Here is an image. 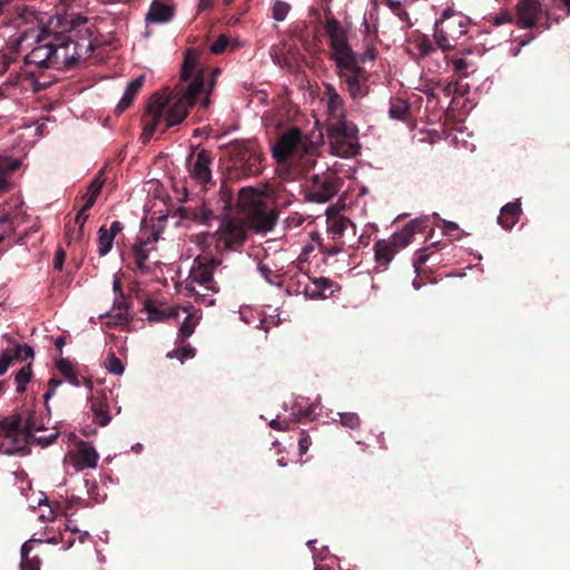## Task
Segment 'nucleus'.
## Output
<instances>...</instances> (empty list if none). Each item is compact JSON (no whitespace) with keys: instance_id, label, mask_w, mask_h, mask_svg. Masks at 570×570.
<instances>
[{"instance_id":"nucleus-1","label":"nucleus","mask_w":570,"mask_h":570,"mask_svg":"<svg viewBox=\"0 0 570 570\" xmlns=\"http://www.w3.org/2000/svg\"><path fill=\"white\" fill-rule=\"evenodd\" d=\"M220 70L214 69L209 80L205 81V71L199 66L198 53L195 49H187L180 69V80L189 81L185 89H180L171 97L154 95L142 116V144H147L155 132H165L168 128L181 124L188 115V108L194 106L202 94H206L202 106L210 105L209 95L215 87L216 76Z\"/></svg>"},{"instance_id":"nucleus-2","label":"nucleus","mask_w":570,"mask_h":570,"mask_svg":"<svg viewBox=\"0 0 570 570\" xmlns=\"http://www.w3.org/2000/svg\"><path fill=\"white\" fill-rule=\"evenodd\" d=\"M225 151L228 159L219 194L223 209L229 210L234 195L227 183L259 176L264 169V155L255 139L234 140L225 146Z\"/></svg>"},{"instance_id":"nucleus-3","label":"nucleus","mask_w":570,"mask_h":570,"mask_svg":"<svg viewBox=\"0 0 570 570\" xmlns=\"http://www.w3.org/2000/svg\"><path fill=\"white\" fill-rule=\"evenodd\" d=\"M40 430H43V425L32 410L3 419L0 421V453L12 455L24 451L29 444L48 446L57 440L58 433L46 439L37 438L33 432Z\"/></svg>"},{"instance_id":"nucleus-4","label":"nucleus","mask_w":570,"mask_h":570,"mask_svg":"<svg viewBox=\"0 0 570 570\" xmlns=\"http://www.w3.org/2000/svg\"><path fill=\"white\" fill-rule=\"evenodd\" d=\"M238 210L244 214L246 226L256 233L271 232L277 222L278 215L264 198V195L254 187H243L236 200Z\"/></svg>"},{"instance_id":"nucleus-5","label":"nucleus","mask_w":570,"mask_h":570,"mask_svg":"<svg viewBox=\"0 0 570 570\" xmlns=\"http://www.w3.org/2000/svg\"><path fill=\"white\" fill-rule=\"evenodd\" d=\"M470 19L452 8L445 9L435 21L433 38L443 51L453 50L459 40L468 33Z\"/></svg>"},{"instance_id":"nucleus-6","label":"nucleus","mask_w":570,"mask_h":570,"mask_svg":"<svg viewBox=\"0 0 570 570\" xmlns=\"http://www.w3.org/2000/svg\"><path fill=\"white\" fill-rule=\"evenodd\" d=\"M335 63V73L345 91L353 100H360L368 95V72L360 65L357 56L343 59Z\"/></svg>"},{"instance_id":"nucleus-7","label":"nucleus","mask_w":570,"mask_h":570,"mask_svg":"<svg viewBox=\"0 0 570 570\" xmlns=\"http://www.w3.org/2000/svg\"><path fill=\"white\" fill-rule=\"evenodd\" d=\"M326 135L332 155L351 158L358 154V129L352 121L327 122Z\"/></svg>"},{"instance_id":"nucleus-8","label":"nucleus","mask_w":570,"mask_h":570,"mask_svg":"<svg viewBox=\"0 0 570 570\" xmlns=\"http://www.w3.org/2000/svg\"><path fill=\"white\" fill-rule=\"evenodd\" d=\"M324 31L330 48V60L336 62L357 56L348 42L347 30L332 14L330 8L325 11Z\"/></svg>"},{"instance_id":"nucleus-9","label":"nucleus","mask_w":570,"mask_h":570,"mask_svg":"<svg viewBox=\"0 0 570 570\" xmlns=\"http://www.w3.org/2000/svg\"><path fill=\"white\" fill-rule=\"evenodd\" d=\"M55 32L41 28L36 36V46L24 57L26 67L31 65L40 69L57 67L60 56L59 50L51 45V40H55Z\"/></svg>"},{"instance_id":"nucleus-10","label":"nucleus","mask_w":570,"mask_h":570,"mask_svg":"<svg viewBox=\"0 0 570 570\" xmlns=\"http://www.w3.org/2000/svg\"><path fill=\"white\" fill-rule=\"evenodd\" d=\"M217 247L225 250H237L247 237L246 226L242 219L224 217L216 232Z\"/></svg>"},{"instance_id":"nucleus-11","label":"nucleus","mask_w":570,"mask_h":570,"mask_svg":"<svg viewBox=\"0 0 570 570\" xmlns=\"http://www.w3.org/2000/svg\"><path fill=\"white\" fill-rule=\"evenodd\" d=\"M308 142L297 127H293L282 134L272 148L273 157L278 161H285L292 155L308 151Z\"/></svg>"},{"instance_id":"nucleus-12","label":"nucleus","mask_w":570,"mask_h":570,"mask_svg":"<svg viewBox=\"0 0 570 570\" xmlns=\"http://www.w3.org/2000/svg\"><path fill=\"white\" fill-rule=\"evenodd\" d=\"M218 264L219 262L213 256H197L189 272V285L198 284L204 291L218 293L219 288L216 286L213 275Z\"/></svg>"},{"instance_id":"nucleus-13","label":"nucleus","mask_w":570,"mask_h":570,"mask_svg":"<svg viewBox=\"0 0 570 570\" xmlns=\"http://www.w3.org/2000/svg\"><path fill=\"white\" fill-rule=\"evenodd\" d=\"M341 188V179L334 174L313 175L309 178L308 197L316 203L331 200Z\"/></svg>"},{"instance_id":"nucleus-14","label":"nucleus","mask_w":570,"mask_h":570,"mask_svg":"<svg viewBox=\"0 0 570 570\" xmlns=\"http://www.w3.org/2000/svg\"><path fill=\"white\" fill-rule=\"evenodd\" d=\"M219 213L217 208H214L210 202H203L196 205H189L180 208V217L186 220H191L196 224L204 226H210L213 222L218 220L227 210L223 209V203L220 199Z\"/></svg>"},{"instance_id":"nucleus-15","label":"nucleus","mask_w":570,"mask_h":570,"mask_svg":"<svg viewBox=\"0 0 570 570\" xmlns=\"http://www.w3.org/2000/svg\"><path fill=\"white\" fill-rule=\"evenodd\" d=\"M157 238L153 239L147 238L145 240L140 239L134 244L130 249V255L135 263V271L139 272L142 275H147L154 272L155 267L158 265V261L149 263V257L151 252L154 250L153 243Z\"/></svg>"},{"instance_id":"nucleus-16","label":"nucleus","mask_w":570,"mask_h":570,"mask_svg":"<svg viewBox=\"0 0 570 570\" xmlns=\"http://www.w3.org/2000/svg\"><path fill=\"white\" fill-rule=\"evenodd\" d=\"M324 99L326 100L328 120L333 121H347L345 112V102L342 96L337 92L332 83L324 85Z\"/></svg>"},{"instance_id":"nucleus-17","label":"nucleus","mask_w":570,"mask_h":570,"mask_svg":"<svg viewBox=\"0 0 570 570\" xmlns=\"http://www.w3.org/2000/svg\"><path fill=\"white\" fill-rule=\"evenodd\" d=\"M214 158L209 150L200 149L196 155L195 163L191 165L190 177L203 186L212 184L210 166Z\"/></svg>"},{"instance_id":"nucleus-18","label":"nucleus","mask_w":570,"mask_h":570,"mask_svg":"<svg viewBox=\"0 0 570 570\" xmlns=\"http://www.w3.org/2000/svg\"><path fill=\"white\" fill-rule=\"evenodd\" d=\"M541 12L539 0H520L517 4V23L521 28H532Z\"/></svg>"},{"instance_id":"nucleus-19","label":"nucleus","mask_w":570,"mask_h":570,"mask_svg":"<svg viewBox=\"0 0 570 570\" xmlns=\"http://www.w3.org/2000/svg\"><path fill=\"white\" fill-rule=\"evenodd\" d=\"M68 45H70V52L76 65L80 60L88 59L95 50V41L91 39L90 33L78 36L76 40L67 37Z\"/></svg>"},{"instance_id":"nucleus-20","label":"nucleus","mask_w":570,"mask_h":570,"mask_svg":"<svg viewBox=\"0 0 570 570\" xmlns=\"http://www.w3.org/2000/svg\"><path fill=\"white\" fill-rule=\"evenodd\" d=\"M178 306H167L165 304L157 305L150 299H147L144 305V311L148 314V320L153 322H163L168 318H176L179 314Z\"/></svg>"},{"instance_id":"nucleus-21","label":"nucleus","mask_w":570,"mask_h":570,"mask_svg":"<svg viewBox=\"0 0 570 570\" xmlns=\"http://www.w3.org/2000/svg\"><path fill=\"white\" fill-rule=\"evenodd\" d=\"M145 83V76H139L132 79L126 87L125 92L119 100L118 105L115 108V114L117 116L121 115L125 110H127L134 102L135 98L141 90Z\"/></svg>"},{"instance_id":"nucleus-22","label":"nucleus","mask_w":570,"mask_h":570,"mask_svg":"<svg viewBox=\"0 0 570 570\" xmlns=\"http://www.w3.org/2000/svg\"><path fill=\"white\" fill-rule=\"evenodd\" d=\"M326 223L327 232L332 235L334 243L345 242L343 237L348 228H351L353 234H355V225L344 216H328Z\"/></svg>"},{"instance_id":"nucleus-23","label":"nucleus","mask_w":570,"mask_h":570,"mask_svg":"<svg viewBox=\"0 0 570 570\" xmlns=\"http://www.w3.org/2000/svg\"><path fill=\"white\" fill-rule=\"evenodd\" d=\"M521 214L522 209L519 199L508 203L501 208L498 223L504 229H511L519 222Z\"/></svg>"},{"instance_id":"nucleus-24","label":"nucleus","mask_w":570,"mask_h":570,"mask_svg":"<svg viewBox=\"0 0 570 570\" xmlns=\"http://www.w3.org/2000/svg\"><path fill=\"white\" fill-rule=\"evenodd\" d=\"M90 403V410L94 414V422L100 426H106L111 420L108 411L106 394L102 393L101 395H92Z\"/></svg>"},{"instance_id":"nucleus-25","label":"nucleus","mask_w":570,"mask_h":570,"mask_svg":"<svg viewBox=\"0 0 570 570\" xmlns=\"http://www.w3.org/2000/svg\"><path fill=\"white\" fill-rule=\"evenodd\" d=\"M33 80V71H29L27 69H22L19 72L10 73L7 80L0 86V97H6L10 95V90L13 88H22L26 89L24 82H32Z\"/></svg>"},{"instance_id":"nucleus-26","label":"nucleus","mask_w":570,"mask_h":570,"mask_svg":"<svg viewBox=\"0 0 570 570\" xmlns=\"http://www.w3.org/2000/svg\"><path fill=\"white\" fill-rule=\"evenodd\" d=\"M20 161L0 155V195L10 189L9 178L19 168Z\"/></svg>"},{"instance_id":"nucleus-27","label":"nucleus","mask_w":570,"mask_h":570,"mask_svg":"<svg viewBox=\"0 0 570 570\" xmlns=\"http://www.w3.org/2000/svg\"><path fill=\"white\" fill-rule=\"evenodd\" d=\"M399 249L387 239H380L374 244V256L379 265L387 267Z\"/></svg>"},{"instance_id":"nucleus-28","label":"nucleus","mask_w":570,"mask_h":570,"mask_svg":"<svg viewBox=\"0 0 570 570\" xmlns=\"http://www.w3.org/2000/svg\"><path fill=\"white\" fill-rule=\"evenodd\" d=\"M56 38L55 40H51V45L59 50V60L57 62V69L61 68L63 66L65 68H72L75 66L73 59L70 52V45H68L67 37L55 33Z\"/></svg>"},{"instance_id":"nucleus-29","label":"nucleus","mask_w":570,"mask_h":570,"mask_svg":"<svg viewBox=\"0 0 570 570\" xmlns=\"http://www.w3.org/2000/svg\"><path fill=\"white\" fill-rule=\"evenodd\" d=\"M331 285H332V282L324 277L313 279V281L309 278L308 283H304L303 294L306 297L313 298V299L324 298V297H326L325 289L331 287Z\"/></svg>"},{"instance_id":"nucleus-30","label":"nucleus","mask_w":570,"mask_h":570,"mask_svg":"<svg viewBox=\"0 0 570 570\" xmlns=\"http://www.w3.org/2000/svg\"><path fill=\"white\" fill-rule=\"evenodd\" d=\"M174 16V10L168 4L159 1H154L147 13V20L155 23H163L169 21Z\"/></svg>"},{"instance_id":"nucleus-31","label":"nucleus","mask_w":570,"mask_h":570,"mask_svg":"<svg viewBox=\"0 0 570 570\" xmlns=\"http://www.w3.org/2000/svg\"><path fill=\"white\" fill-rule=\"evenodd\" d=\"M102 176L104 171L100 170L88 186L87 193L83 196L85 209H90L95 205L98 196L100 195L105 183V178Z\"/></svg>"},{"instance_id":"nucleus-32","label":"nucleus","mask_w":570,"mask_h":570,"mask_svg":"<svg viewBox=\"0 0 570 570\" xmlns=\"http://www.w3.org/2000/svg\"><path fill=\"white\" fill-rule=\"evenodd\" d=\"M56 366L63 377L73 386H80L81 381L89 383L87 379H79L78 373L69 360L60 358L57 361Z\"/></svg>"},{"instance_id":"nucleus-33","label":"nucleus","mask_w":570,"mask_h":570,"mask_svg":"<svg viewBox=\"0 0 570 570\" xmlns=\"http://www.w3.org/2000/svg\"><path fill=\"white\" fill-rule=\"evenodd\" d=\"M99 455L96 450L86 444L81 443V446L78 450V462L86 468H96L98 463Z\"/></svg>"},{"instance_id":"nucleus-34","label":"nucleus","mask_w":570,"mask_h":570,"mask_svg":"<svg viewBox=\"0 0 570 570\" xmlns=\"http://www.w3.org/2000/svg\"><path fill=\"white\" fill-rule=\"evenodd\" d=\"M410 114V105L402 98H392L389 115L392 119L405 120Z\"/></svg>"},{"instance_id":"nucleus-35","label":"nucleus","mask_w":570,"mask_h":570,"mask_svg":"<svg viewBox=\"0 0 570 570\" xmlns=\"http://www.w3.org/2000/svg\"><path fill=\"white\" fill-rule=\"evenodd\" d=\"M261 276L271 285L281 287L284 282V275L278 269H274L268 264L261 263L257 266Z\"/></svg>"},{"instance_id":"nucleus-36","label":"nucleus","mask_w":570,"mask_h":570,"mask_svg":"<svg viewBox=\"0 0 570 570\" xmlns=\"http://www.w3.org/2000/svg\"><path fill=\"white\" fill-rule=\"evenodd\" d=\"M18 20L23 23H33L35 21H38V16L35 9L21 4L16 7L14 17L12 18V21L17 24H19Z\"/></svg>"},{"instance_id":"nucleus-37","label":"nucleus","mask_w":570,"mask_h":570,"mask_svg":"<svg viewBox=\"0 0 570 570\" xmlns=\"http://www.w3.org/2000/svg\"><path fill=\"white\" fill-rule=\"evenodd\" d=\"M412 227H403L400 232L394 233L387 240L400 250L412 242Z\"/></svg>"},{"instance_id":"nucleus-38","label":"nucleus","mask_w":570,"mask_h":570,"mask_svg":"<svg viewBox=\"0 0 570 570\" xmlns=\"http://www.w3.org/2000/svg\"><path fill=\"white\" fill-rule=\"evenodd\" d=\"M197 323H198V317L193 313H188L179 327L178 337L181 342H184L189 336H191Z\"/></svg>"},{"instance_id":"nucleus-39","label":"nucleus","mask_w":570,"mask_h":570,"mask_svg":"<svg viewBox=\"0 0 570 570\" xmlns=\"http://www.w3.org/2000/svg\"><path fill=\"white\" fill-rule=\"evenodd\" d=\"M98 234V253L100 256H105L110 252L112 247L114 237L109 234L105 226L99 228Z\"/></svg>"},{"instance_id":"nucleus-40","label":"nucleus","mask_w":570,"mask_h":570,"mask_svg":"<svg viewBox=\"0 0 570 570\" xmlns=\"http://www.w3.org/2000/svg\"><path fill=\"white\" fill-rule=\"evenodd\" d=\"M448 62L452 65L453 71L460 78H466L469 76V68L472 67V62L462 57L448 58Z\"/></svg>"},{"instance_id":"nucleus-41","label":"nucleus","mask_w":570,"mask_h":570,"mask_svg":"<svg viewBox=\"0 0 570 570\" xmlns=\"http://www.w3.org/2000/svg\"><path fill=\"white\" fill-rule=\"evenodd\" d=\"M32 376L31 364H28L21 367L14 375V381L17 383V392L23 393L26 391V385L29 383Z\"/></svg>"},{"instance_id":"nucleus-42","label":"nucleus","mask_w":570,"mask_h":570,"mask_svg":"<svg viewBox=\"0 0 570 570\" xmlns=\"http://www.w3.org/2000/svg\"><path fill=\"white\" fill-rule=\"evenodd\" d=\"M106 370L115 375H121L125 371V366L119 357L116 356L114 352H110L107 355V358L104 362Z\"/></svg>"},{"instance_id":"nucleus-43","label":"nucleus","mask_w":570,"mask_h":570,"mask_svg":"<svg viewBox=\"0 0 570 570\" xmlns=\"http://www.w3.org/2000/svg\"><path fill=\"white\" fill-rule=\"evenodd\" d=\"M308 281H309V276L307 274L296 273L293 276L292 282L287 286V292L289 294L291 293L303 294L304 283H308Z\"/></svg>"},{"instance_id":"nucleus-44","label":"nucleus","mask_w":570,"mask_h":570,"mask_svg":"<svg viewBox=\"0 0 570 570\" xmlns=\"http://www.w3.org/2000/svg\"><path fill=\"white\" fill-rule=\"evenodd\" d=\"M186 291L195 297L196 302H200L207 306H212L215 303L212 292L204 291L203 293L197 291L194 285H186Z\"/></svg>"},{"instance_id":"nucleus-45","label":"nucleus","mask_w":570,"mask_h":570,"mask_svg":"<svg viewBox=\"0 0 570 570\" xmlns=\"http://www.w3.org/2000/svg\"><path fill=\"white\" fill-rule=\"evenodd\" d=\"M33 355H35V352L30 345L18 344L14 347L13 354L11 356L13 357V360L27 361L29 358H33Z\"/></svg>"},{"instance_id":"nucleus-46","label":"nucleus","mask_w":570,"mask_h":570,"mask_svg":"<svg viewBox=\"0 0 570 570\" xmlns=\"http://www.w3.org/2000/svg\"><path fill=\"white\" fill-rule=\"evenodd\" d=\"M338 415H340L341 424L345 428L356 429L361 424V419L356 413L346 412V413H338Z\"/></svg>"},{"instance_id":"nucleus-47","label":"nucleus","mask_w":570,"mask_h":570,"mask_svg":"<svg viewBox=\"0 0 570 570\" xmlns=\"http://www.w3.org/2000/svg\"><path fill=\"white\" fill-rule=\"evenodd\" d=\"M547 6H550V9L547 11L548 18L552 17V9L561 10L566 13V16L570 14V0H546Z\"/></svg>"},{"instance_id":"nucleus-48","label":"nucleus","mask_w":570,"mask_h":570,"mask_svg":"<svg viewBox=\"0 0 570 570\" xmlns=\"http://www.w3.org/2000/svg\"><path fill=\"white\" fill-rule=\"evenodd\" d=\"M291 7L288 3L284 2V1H276L272 8V14H273V18L276 20V21H283L288 11H289Z\"/></svg>"},{"instance_id":"nucleus-49","label":"nucleus","mask_w":570,"mask_h":570,"mask_svg":"<svg viewBox=\"0 0 570 570\" xmlns=\"http://www.w3.org/2000/svg\"><path fill=\"white\" fill-rule=\"evenodd\" d=\"M345 242L335 243L332 246L324 245L322 242L318 243V249L322 254L327 256L336 255L343 252Z\"/></svg>"},{"instance_id":"nucleus-50","label":"nucleus","mask_w":570,"mask_h":570,"mask_svg":"<svg viewBox=\"0 0 570 570\" xmlns=\"http://www.w3.org/2000/svg\"><path fill=\"white\" fill-rule=\"evenodd\" d=\"M229 43V39L225 35H220L210 46V52L214 55L223 53Z\"/></svg>"},{"instance_id":"nucleus-51","label":"nucleus","mask_w":570,"mask_h":570,"mask_svg":"<svg viewBox=\"0 0 570 570\" xmlns=\"http://www.w3.org/2000/svg\"><path fill=\"white\" fill-rule=\"evenodd\" d=\"M417 48L423 56H430L432 52L435 51L432 41L428 37H423L419 41Z\"/></svg>"},{"instance_id":"nucleus-52","label":"nucleus","mask_w":570,"mask_h":570,"mask_svg":"<svg viewBox=\"0 0 570 570\" xmlns=\"http://www.w3.org/2000/svg\"><path fill=\"white\" fill-rule=\"evenodd\" d=\"M41 561L38 557L29 558L26 560H21L20 569L21 570H40Z\"/></svg>"},{"instance_id":"nucleus-53","label":"nucleus","mask_w":570,"mask_h":570,"mask_svg":"<svg viewBox=\"0 0 570 570\" xmlns=\"http://www.w3.org/2000/svg\"><path fill=\"white\" fill-rule=\"evenodd\" d=\"M130 304V298L127 297L125 294L117 295L114 301V307L119 311H128Z\"/></svg>"},{"instance_id":"nucleus-54","label":"nucleus","mask_w":570,"mask_h":570,"mask_svg":"<svg viewBox=\"0 0 570 570\" xmlns=\"http://www.w3.org/2000/svg\"><path fill=\"white\" fill-rule=\"evenodd\" d=\"M88 209H85V205L80 208V210L76 215V224L79 225V237L83 234V225L88 219L89 215L86 214Z\"/></svg>"},{"instance_id":"nucleus-55","label":"nucleus","mask_w":570,"mask_h":570,"mask_svg":"<svg viewBox=\"0 0 570 570\" xmlns=\"http://www.w3.org/2000/svg\"><path fill=\"white\" fill-rule=\"evenodd\" d=\"M311 443L312 442H311V439H309L308 434H306L303 431L302 432V436L298 440V449H299V454L301 455L305 454L308 451Z\"/></svg>"},{"instance_id":"nucleus-56","label":"nucleus","mask_w":570,"mask_h":570,"mask_svg":"<svg viewBox=\"0 0 570 570\" xmlns=\"http://www.w3.org/2000/svg\"><path fill=\"white\" fill-rule=\"evenodd\" d=\"M385 2L399 17L406 14L405 10L403 9L402 0H385Z\"/></svg>"},{"instance_id":"nucleus-57","label":"nucleus","mask_w":570,"mask_h":570,"mask_svg":"<svg viewBox=\"0 0 570 570\" xmlns=\"http://www.w3.org/2000/svg\"><path fill=\"white\" fill-rule=\"evenodd\" d=\"M48 384H49V389H48V391L43 395V399H45L46 403L53 395L56 389L61 385V381L58 380V379L52 377V379L49 380Z\"/></svg>"},{"instance_id":"nucleus-58","label":"nucleus","mask_w":570,"mask_h":570,"mask_svg":"<svg viewBox=\"0 0 570 570\" xmlns=\"http://www.w3.org/2000/svg\"><path fill=\"white\" fill-rule=\"evenodd\" d=\"M513 21V18L511 16V13L507 12V11H502V12H499L494 19H493V23L495 26H501L503 23H507V22H512Z\"/></svg>"},{"instance_id":"nucleus-59","label":"nucleus","mask_w":570,"mask_h":570,"mask_svg":"<svg viewBox=\"0 0 570 570\" xmlns=\"http://www.w3.org/2000/svg\"><path fill=\"white\" fill-rule=\"evenodd\" d=\"M66 259V253L62 248L57 249L55 259H53V267L58 271H61L63 267V263Z\"/></svg>"},{"instance_id":"nucleus-60","label":"nucleus","mask_w":570,"mask_h":570,"mask_svg":"<svg viewBox=\"0 0 570 570\" xmlns=\"http://www.w3.org/2000/svg\"><path fill=\"white\" fill-rule=\"evenodd\" d=\"M13 361V357L8 354V353H3L0 357V375L4 374L8 370V367L10 366V364L12 363Z\"/></svg>"},{"instance_id":"nucleus-61","label":"nucleus","mask_w":570,"mask_h":570,"mask_svg":"<svg viewBox=\"0 0 570 570\" xmlns=\"http://www.w3.org/2000/svg\"><path fill=\"white\" fill-rule=\"evenodd\" d=\"M360 60V65L366 62L367 60H374L376 58V49L374 47L367 48L364 53L361 56L357 55Z\"/></svg>"},{"instance_id":"nucleus-62","label":"nucleus","mask_w":570,"mask_h":570,"mask_svg":"<svg viewBox=\"0 0 570 570\" xmlns=\"http://www.w3.org/2000/svg\"><path fill=\"white\" fill-rule=\"evenodd\" d=\"M404 227H412V237L416 234V233H421L425 225H424V222H420V220H411L410 223H407Z\"/></svg>"},{"instance_id":"nucleus-63","label":"nucleus","mask_w":570,"mask_h":570,"mask_svg":"<svg viewBox=\"0 0 570 570\" xmlns=\"http://www.w3.org/2000/svg\"><path fill=\"white\" fill-rule=\"evenodd\" d=\"M180 354H181L180 362L183 363L185 358H191L195 356V348L189 344L185 345L180 350Z\"/></svg>"},{"instance_id":"nucleus-64","label":"nucleus","mask_w":570,"mask_h":570,"mask_svg":"<svg viewBox=\"0 0 570 570\" xmlns=\"http://www.w3.org/2000/svg\"><path fill=\"white\" fill-rule=\"evenodd\" d=\"M121 229H122V224L120 222H118V220H115V222L111 223L110 228L108 229V232L115 238L116 235L119 232H121Z\"/></svg>"}]
</instances>
